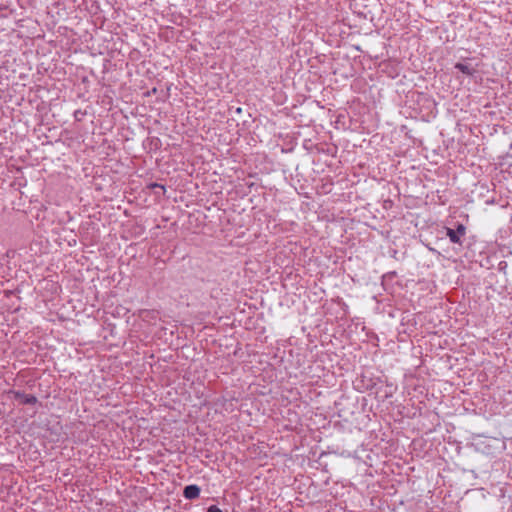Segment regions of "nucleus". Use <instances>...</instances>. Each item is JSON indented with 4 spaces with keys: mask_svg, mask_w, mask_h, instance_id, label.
Segmentation results:
<instances>
[{
    "mask_svg": "<svg viewBox=\"0 0 512 512\" xmlns=\"http://www.w3.org/2000/svg\"><path fill=\"white\" fill-rule=\"evenodd\" d=\"M152 186L153 187H158V188H161L162 190H164V186L161 185V184L154 183Z\"/></svg>",
    "mask_w": 512,
    "mask_h": 512,
    "instance_id": "obj_6",
    "label": "nucleus"
},
{
    "mask_svg": "<svg viewBox=\"0 0 512 512\" xmlns=\"http://www.w3.org/2000/svg\"><path fill=\"white\" fill-rule=\"evenodd\" d=\"M454 67L461 73L470 77L474 76V74L477 72V68L468 62H457Z\"/></svg>",
    "mask_w": 512,
    "mask_h": 512,
    "instance_id": "obj_4",
    "label": "nucleus"
},
{
    "mask_svg": "<svg viewBox=\"0 0 512 512\" xmlns=\"http://www.w3.org/2000/svg\"><path fill=\"white\" fill-rule=\"evenodd\" d=\"M207 512H223L218 506L211 505L208 507Z\"/></svg>",
    "mask_w": 512,
    "mask_h": 512,
    "instance_id": "obj_5",
    "label": "nucleus"
},
{
    "mask_svg": "<svg viewBox=\"0 0 512 512\" xmlns=\"http://www.w3.org/2000/svg\"><path fill=\"white\" fill-rule=\"evenodd\" d=\"M14 399L18 400L22 404L34 405L37 403V398L34 395L25 394L22 391H12Z\"/></svg>",
    "mask_w": 512,
    "mask_h": 512,
    "instance_id": "obj_2",
    "label": "nucleus"
},
{
    "mask_svg": "<svg viewBox=\"0 0 512 512\" xmlns=\"http://www.w3.org/2000/svg\"><path fill=\"white\" fill-rule=\"evenodd\" d=\"M200 491L201 489L198 485L190 484L184 487L183 496L187 500H194L199 497Z\"/></svg>",
    "mask_w": 512,
    "mask_h": 512,
    "instance_id": "obj_3",
    "label": "nucleus"
},
{
    "mask_svg": "<svg viewBox=\"0 0 512 512\" xmlns=\"http://www.w3.org/2000/svg\"><path fill=\"white\" fill-rule=\"evenodd\" d=\"M446 235L449 238V240L454 244H459L462 246L463 244V237L466 234V227L462 223H458L456 225V229H452L449 227H446Z\"/></svg>",
    "mask_w": 512,
    "mask_h": 512,
    "instance_id": "obj_1",
    "label": "nucleus"
}]
</instances>
